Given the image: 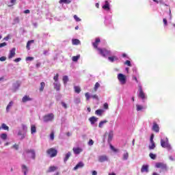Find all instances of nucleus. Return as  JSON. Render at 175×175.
Segmentation results:
<instances>
[{
    "mask_svg": "<svg viewBox=\"0 0 175 175\" xmlns=\"http://www.w3.org/2000/svg\"><path fill=\"white\" fill-rule=\"evenodd\" d=\"M103 9L104 10H106L107 12H109L110 10V3H109V1H105L104 5H103Z\"/></svg>",
    "mask_w": 175,
    "mask_h": 175,
    "instance_id": "obj_12",
    "label": "nucleus"
},
{
    "mask_svg": "<svg viewBox=\"0 0 175 175\" xmlns=\"http://www.w3.org/2000/svg\"><path fill=\"white\" fill-rule=\"evenodd\" d=\"M34 42H35V40H29L27 42V46H26V48L27 49V50H31V47H30L31 44L34 43Z\"/></svg>",
    "mask_w": 175,
    "mask_h": 175,
    "instance_id": "obj_25",
    "label": "nucleus"
},
{
    "mask_svg": "<svg viewBox=\"0 0 175 175\" xmlns=\"http://www.w3.org/2000/svg\"><path fill=\"white\" fill-rule=\"evenodd\" d=\"M113 136H114V133L113 132V131H109V133L108 134L109 143H110V142H111V140H113Z\"/></svg>",
    "mask_w": 175,
    "mask_h": 175,
    "instance_id": "obj_17",
    "label": "nucleus"
},
{
    "mask_svg": "<svg viewBox=\"0 0 175 175\" xmlns=\"http://www.w3.org/2000/svg\"><path fill=\"white\" fill-rule=\"evenodd\" d=\"M72 150L74 151V153L77 155L80 154V152H83V149L80 148H73Z\"/></svg>",
    "mask_w": 175,
    "mask_h": 175,
    "instance_id": "obj_15",
    "label": "nucleus"
},
{
    "mask_svg": "<svg viewBox=\"0 0 175 175\" xmlns=\"http://www.w3.org/2000/svg\"><path fill=\"white\" fill-rule=\"evenodd\" d=\"M57 169H58V167H57L55 166H51V167H49L46 173H51L53 172H55V170H57Z\"/></svg>",
    "mask_w": 175,
    "mask_h": 175,
    "instance_id": "obj_21",
    "label": "nucleus"
},
{
    "mask_svg": "<svg viewBox=\"0 0 175 175\" xmlns=\"http://www.w3.org/2000/svg\"><path fill=\"white\" fill-rule=\"evenodd\" d=\"M18 23H20V18H18V16H16L14 18L13 25H15V24H18Z\"/></svg>",
    "mask_w": 175,
    "mask_h": 175,
    "instance_id": "obj_40",
    "label": "nucleus"
},
{
    "mask_svg": "<svg viewBox=\"0 0 175 175\" xmlns=\"http://www.w3.org/2000/svg\"><path fill=\"white\" fill-rule=\"evenodd\" d=\"M103 109H97V110H96V111H95V114L96 115V116H102V114H103Z\"/></svg>",
    "mask_w": 175,
    "mask_h": 175,
    "instance_id": "obj_29",
    "label": "nucleus"
},
{
    "mask_svg": "<svg viewBox=\"0 0 175 175\" xmlns=\"http://www.w3.org/2000/svg\"><path fill=\"white\" fill-rule=\"evenodd\" d=\"M20 85H21V83H20V81H17L15 83L13 84V87L14 90H18Z\"/></svg>",
    "mask_w": 175,
    "mask_h": 175,
    "instance_id": "obj_31",
    "label": "nucleus"
},
{
    "mask_svg": "<svg viewBox=\"0 0 175 175\" xmlns=\"http://www.w3.org/2000/svg\"><path fill=\"white\" fill-rule=\"evenodd\" d=\"M68 81H69V78L68 77V76L65 75L63 77V82L64 84H66V83H68Z\"/></svg>",
    "mask_w": 175,
    "mask_h": 175,
    "instance_id": "obj_43",
    "label": "nucleus"
},
{
    "mask_svg": "<svg viewBox=\"0 0 175 175\" xmlns=\"http://www.w3.org/2000/svg\"><path fill=\"white\" fill-rule=\"evenodd\" d=\"M74 18L76 21H81V19L77 16V15H74Z\"/></svg>",
    "mask_w": 175,
    "mask_h": 175,
    "instance_id": "obj_49",
    "label": "nucleus"
},
{
    "mask_svg": "<svg viewBox=\"0 0 175 175\" xmlns=\"http://www.w3.org/2000/svg\"><path fill=\"white\" fill-rule=\"evenodd\" d=\"M152 129V131H154V132H156V133H158L159 132V126L158 125V124H157V122H153Z\"/></svg>",
    "mask_w": 175,
    "mask_h": 175,
    "instance_id": "obj_13",
    "label": "nucleus"
},
{
    "mask_svg": "<svg viewBox=\"0 0 175 175\" xmlns=\"http://www.w3.org/2000/svg\"><path fill=\"white\" fill-rule=\"evenodd\" d=\"M100 43V38H96L95 42L92 43V46L96 50H98V49H100L98 47Z\"/></svg>",
    "mask_w": 175,
    "mask_h": 175,
    "instance_id": "obj_9",
    "label": "nucleus"
},
{
    "mask_svg": "<svg viewBox=\"0 0 175 175\" xmlns=\"http://www.w3.org/2000/svg\"><path fill=\"white\" fill-rule=\"evenodd\" d=\"M128 158H129V153H128V152H126V153H124L123 154L122 159H123V161H126V160H128Z\"/></svg>",
    "mask_w": 175,
    "mask_h": 175,
    "instance_id": "obj_35",
    "label": "nucleus"
},
{
    "mask_svg": "<svg viewBox=\"0 0 175 175\" xmlns=\"http://www.w3.org/2000/svg\"><path fill=\"white\" fill-rule=\"evenodd\" d=\"M109 161V158L106 155H100L98 157V161L100 163L107 162Z\"/></svg>",
    "mask_w": 175,
    "mask_h": 175,
    "instance_id": "obj_11",
    "label": "nucleus"
},
{
    "mask_svg": "<svg viewBox=\"0 0 175 175\" xmlns=\"http://www.w3.org/2000/svg\"><path fill=\"white\" fill-rule=\"evenodd\" d=\"M58 77H59V75L56 74V75L53 77V80L57 83L58 81Z\"/></svg>",
    "mask_w": 175,
    "mask_h": 175,
    "instance_id": "obj_47",
    "label": "nucleus"
},
{
    "mask_svg": "<svg viewBox=\"0 0 175 175\" xmlns=\"http://www.w3.org/2000/svg\"><path fill=\"white\" fill-rule=\"evenodd\" d=\"M91 98H92V99H96V100H99V97H98V95L96 94L91 96Z\"/></svg>",
    "mask_w": 175,
    "mask_h": 175,
    "instance_id": "obj_48",
    "label": "nucleus"
},
{
    "mask_svg": "<svg viewBox=\"0 0 175 175\" xmlns=\"http://www.w3.org/2000/svg\"><path fill=\"white\" fill-rule=\"evenodd\" d=\"M136 107H137V111H142V110H143V109H144V107H143V105H136Z\"/></svg>",
    "mask_w": 175,
    "mask_h": 175,
    "instance_id": "obj_37",
    "label": "nucleus"
},
{
    "mask_svg": "<svg viewBox=\"0 0 175 175\" xmlns=\"http://www.w3.org/2000/svg\"><path fill=\"white\" fill-rule=\"evenodd\" d=\"M21 60V58L18 57V58L15 59L14 61V62H20Z\"/></svg>",
    "mask_w": 175,
    "mask_h": 175,
    "instance_id": "obj_62",
    "label": "nucleus"
},
{
    "mask_svg": "<svg viewBox=\"0 0 175 175\" xmlns=\"http://www.w3.org/2000/svg\"><path fill=\"white\" fill-rule=\"evenodd\" d=\"M74 91L76 94H80L81 92V88L80 86H74Z\"/></svg>",
    "mask_w": 175,
    "mask_h": 175,
    "instance_id": "obj_22",
    "label": "nucleus"
},
{
    "mask_svg": "<svg viewBox=\"0 0 175 175\" xmlns=\"http://www.w3.org/2000/svg\"><path fill=\"white\" fill-rule=\"evenodd\" d=\"M85 96L86 100H90V98H91V96H90V93L86 92L85 94Z\"/></svg>",
    "mask_w": 175,
    "mask_h": 175,
    "instance_id": "obj_46",
    "label": "nucleus"
},
{
    "mask_svg": "<svg viewBox=\"0 0 175 175\" xmlns=\"http://www.w3.org/2000/svg\"><path fill=\"white\" fill-rule=\"evenodd\" d=\"M54 85V88L55 90H56V91H59V90H61V84L58 83H55Z\"/></svg>",
    "mask_w": 175,
    "mask_h": 175,
    "instance_id": "obj_28",
    "label": "nucleus"
},
{
    "mask_svg": "<svg viewBox=\"0 0 175 175\" xmlns=\"http://www.w3.org/2000/svg\"><path fill=\"white\" fill-rule=\"evenodd\" d=\"M124 64H125V65H127L128 66H132V64H131V61H129V60H126V61L124 62Z\"/></svg>",
    "mask_w": 175,
    "mask_h": 175,
    "instance_id": "obj_50",
    "label": "nucleus"
},
{
    "mask_svg": "<svg viewBox=\"0 0 175 175\" xmlns=\"http://www.w3.org/2000/svg\"><path fill=\"white\" fill-rule=\"evenodd\" d=\"M72 59L74 62H77V61H79V59H80V55H78L77 56H73Z\"/></svg>",
    "mask_w": 175,
    "mask_h": 175,
    "instance_id": "obj_36",
    "label": "nucleus"
},
{
    "mask_svg": "<svg viewBox=\"0 0 175 175\" xmlns=\"http://www.w3.org/2000/svg\"><path fill=\"white\" fill-rule=\"evenodd\" d=\"M31 100H32V98H31L29 97V96H23V98H22V102H23V103H27V102H29V101H31Z\"/></svg>",
    "mask_w": 175,
    "mask_h": 175,
    "instance_id": "obj_16",
    "label": "nucleus"
},
{
    "mask_svg": "<svg viewBox=\"0 0 175 175\" xmlns=\"http://www.w3.org/2000/svg\"><path fill=\"white\" fill-rule=\"evenodd\" d=\"M72 2V0H59V3H66L67 5H69Z\"/></svg>",
    "mask_w": 175,
    "mask_h": 175,
    "instance_id": "obj_32",
    "label": "nucleus"
},
{
    "mask_svg": "<svg viewBox=\"0 0 175 175\" xmlns=\"http://www.w3.org/2000/svg\"><path fill=\"white\" fill-rule=\"evenodd\" d=\"M155 147H157V146H155V142H150V144L148 146L150 150H155Z\"/></svg>",
    "mask_w": 175,
    "mask_h": 175,
    "instance_id": "obj_26",
    "label": "nucleus"
},
{
    "mask_svg": "<svg viewBox=\"0 0 175 175\" xmlns=\"http://www.w3.org/2000/svg\"><path fill=\"white\" fill-rule=\"evenodd\" d=\"M74 102L76 105H79V103H81V98L79 97L75 98Z\"/></svg>",
    "mask_w": 175,
    "mask_h": 175,
    "instance_id": "obj_38",
    "label": "nucleus"
},
{
    "mask_svg": "<svg viewBox=\"0 0 175 175\" xmlns=\"http://www.w3.org/2000/svg\"><path fill=\"white\" fill-rule=\"evenodd\" d=\"M158 169H162V170H167V165L163 163H157L155 165Z\"/></svg>",
    "mask_w": 175,
    "mask_h": 175,
    "instance_id": "obj_7",
    "label": "nucleus"
},
{
    "mask_svg": "<svg viewBox=\"0 0 175 175\" xmlns=\"http://www.w3.org/2000/svg\"><path fill=\"white\" fill-rule=\"evenodd\" d=\"M24 154H31V158H32V159H35L36 158V153H35V150H32V149H26L25 150Z\"/></svg>",
    "mask_w": 175,
    "mask_h": 175,
    "instance_id": "obj_8",
    "label": "nucleus"
},
{
    "mask_svg": "<svg viewBox=\"0 0 175 175\" xmlns=\"http://www.w3.org/2000/svg\"><path fill=\"white\" fill-rule=\"evenodd\" d=\"M5 46H8V44L6 42H3L0 44V49H1V47H5Z\"/></svg>",
    "mask_w": 175,
    "mask_h": 175,
    "instance_id": "obj_54",
    "label": "nucleus"
},
{
    "mask_svg": "<svg viewBox=\"0 0 175 175\" xmlns=\"http://www.w3.org/2000/svg\"><path fill=\"white\" fill-rule=\"evenodd\" d=\"M163 23L164 24V25H167V20L166 18H163Z\"/></svg>",
    "mask_w": 175,
    "mask_h": 175,
    "instance_id": "obj_59",
    "label": "nucleus"
},
{
    "mask_svg": "<svg viewBox=\"0 0 175 175\" xmlns=\"http://www.w3.org/2000/svg\"><path fill=\"white\" fill-rule=\"evenodd\" d=\"M108 59L110 61V62H114V61H118V57H117V56H112L109 57Z\"/></svg>",
    "mask_w": 175,
    "mask_h": 175,
    "instance_id": "obj_24",
    "label": "nucleus"
},
{
    "mask_svg": "<svg viewBox=\"0 0 175 175\" xmlns=\"http://www.w3.org/2000/svg\"><path fill=\"white\" fill-rule=\"evenodd\" d=\"M26 61H33V57H27L26 58Z\"/></svg>",
    "mask_w": 175,
    "mask_h": 175,
    "instance_id": "obj_58",
    "label": "nucleus"
},
{
    "mask_svg": "<svg viewBox=\"0 0 175 175\" xmlns=\"http://www.w3.org/2000/svg\"><path fill=\"white\" fill-rule=\"evenodd\" d=\"M16 1H17V0H11L10 3H12V5H13L16 3Z\"/></svg>",
    "mask_w": 175,
    "mask_h": 175,
    "instance_id": "obj_63",
    "label": "nucleus"
},
{
    "mask_svg": "<svg viewBox=\"0 0 175 175\" xmlns=\"http://www.w3.org/2000/svg\"><path fill=\"white\" fill-rule=\"evenodd\" d=\"M149 157L150 158H151V159H157V154H154L153 153H150Z\"/></svg>",
    "mask_w": 175,
    "mask_h": 175,
    "instance_id": "obj_45",
    "label": "nucleus"
},
{
    "mask_svg": "<svg viewBox=\"0 0 175 175\" xmlns=\"http://www.w3.org/2000/svg\"><path fill=\"white\" fill-rule=\"evenodd\" d=\"M84 163L81 161H80L78 164L76 165V166L74 167V170H77V169H80V167H83Z\"/></svg>",
    "mask_w": 175,
    "mask_h": 175,
    "instance_id": "obj_20",
    "label": "nucleus"
},
{
    "mask_svg": "<svg viewBox=\"0 0 175 175\" xmlns=\"http://www.w3.org/2000/svg\"><path fill=\"white\" fill-rule=\"evenodd\" d=\"M161 146L163 148H167V150H172V146L169 143V139L166 137L165 139H161Z\"/></svg>",
    "mask_w": 175,
    "mask_h": 175,
    "instance_id": "obj_1",
    "label": "nucleus"
},
{
    "mask_svg": "<svg viewBox=\"0 0 175 175\" xmlns=\"http://www.w3.org/2000/svg\"><path fill=\"white\" fill-rule=\"evenodd\" d=\"M46 154L50 158H54L57 155L58 150L54 148H51L46 150Z\"/></svg>",
    "mask_w": 175,
    "mask_h": 175,
    "instance_id": "obj_2",
    "label": "nucleus"
},
{
    "mask_svg": "<svg viewBox=\"0 0 175 175\" xmlns=\"http://www.w3.org/2000/svg\"><path fill=\"white\" fill-rule=\"evenodd\" d=\"M111 149L112 151H114V152H118V149H116V148H114V146L111 145Z\"/></svg>",
    "mask_w": 175,
    "mask_h": 175,
    "instance_id": "obj_51",
    "label": "nucleus"
},
{
    "mask_svg": "<svg viewBox=\"0 0 175 175\" xmlns=\"http://www.w3.org/2000/svg\"><path fill=\"white\" fill-rule=\"evenodd\" d=\"M1 128H2V129H3L4 131H9V126H8L6 125V124H5V123H3V124H1Z\"/></svg>",
    "mask_w": 175,
    "mask_h": 175,
    "instance_id": "obj_39",
    "label": "nucleus"
},
{
    "mask_svg": "<svg viewBox=\"0 0 175 175\" xmlns=\"http://www.w3.org/2000/svg\"><path fill=\"white\" fill-rule=\"evenodd\" d=\"M99 54L102 55L103 57H106V55H110V51H108L106 49H98Z\"/></svg>",
    "mask_w": 175,
    "mask_h": 175,
    "instance_id": "obj_4",
    "label": "nucleus"
},
{
    "mask_svg": "<svg viewBox=\"0 0 175 175\" xmlns=\"http://www.w3.org/2000/svg\"><path fill=\"white\" fill-rule=\"evenodd\" d=\"M107 122H108L107 120H103V121L100 122L98 124V127L103 128V125H105V124H107Z\"/></svg>",
    "mask_w": 175,
    "mask_h": 175,
    "instance_id": "obj_33",
    "label": "nucleus"
},
{
    "mask_svg": "<svg viewBox=\"0 0 175 175\" xmlns=\"http://www.w3.org/2000/svg\"><path fill=\"white\" fill-rule=\"evenodd\" d=\"M150 143H155L154 142V134H152L151 136H150Z\"/></svg>",
    "mask_w": 175,
    "mask_h": 175,
    "instance_id": "obj_52",
    "label": "nucleus"
},
{
    "mask_svg": "<svg viewBox=\"0 0 175 175\" xmlns=\"http://www.w3.org/2000/svg\"><path fill=\"white\" fill-rule=\"evenodd\" d=\"M89 121L92 125H94V124H95V122H98V118H96L95 116H92L89 118Z\"/></svg>",
    "mask_w": 175,
    "mask_h": 175,
    "instance_id": "obj_14",
    "label": "nucleus"
},
{
    "mask_svg": "<svg viewBox=\"0 0 175 175\" xmlns=\"http://www.w3.org/2000/svg\"><path fill=\"white\" fill-rule=\"evenodd\" d=\"M44 87H46V83L44 82H41L40 87V92H43Z\"/></svg>",
    "mask_w": 175,
    "mask_h": 175,
    "instance_id": "obj_27",
    "label": "nucleus"
},
{
    "mask_svg": "<svg viewBox=\"0 0 175 175\" xmlns=\"http://www.w3.org/2000/svg\"><path fill=\"white\" fill-rule=\"evenodd\" d=\"M51 139L54 140V132H52L50 135Z\"/></svg>",
    "mask_w": 175,
    "mask_h": 175,
    "instance_id": "obj_61",
    "label": "nucleus"
},
{
    "mask_svg": "<svg viewBox=\"0 0 175 175\" xmlns=\"http://www.w3.org/2000/svg\"><path fill=\"white\" fill-rule=\"evenodd\" d=\"M14 103L13 101H10L8 103V105L6 107V111H7V113H9V111H10V109H12V107L13 106Z\"/></svg>",
    "mask_w": 175,
    "mask_h": 175,
    "instance_id": "obj_18",
    "label": "nucleus"
},
{
    "mask_svg": "<svg viewBox=\"0 0 175 175\" xmlns=\"http://www.w3.org/2000/svg\"><path fill=\"white\" fill-rule=\"evenodd\" d=\"M54 120V114L49 113L44 116V122H49Z\"/></svg>",
    "mask_w": 175,
    "mask_h": 175,
    "instance_id": "obj_6",
    "label": "nucleus"
},
{
    "mask_svg": "<svg viewBox=\"0 0 175 175\" xmlns=\"http://www.w3.org/2000/svg\"><path fill=\"white\" fill-rule=\"evenodd\" d=\"M1 139H2L3 140H6V139H8V134L6 133H2L0 135Z\"/></svg>",
    "mask_w": 175,
    "mask_h": 175,
    "instance_id": "obj_42",
    "label": "nucleus"
},
{
    "mask_svg": "<svg viewBox=\"0 0 175 175\" xmlns=\"http://www.w3.org/2000/svg\"><path fill=\"white\" fill-rule=\"evenodd\" d=\"M62 105L63 106V107H64V109H68V106L66 105V103L62 102Z\"/></svg>",
    "mask_w": 175,
    "mask_h": 175,
    "instance_id": "obj_60",
    "label": "nucleus"
},
{
    "mask_svg": "<svg viewBox=\"0 0 175 175\" xmlns=\"http://www.w3.org/2000/svg\"><path fill=\"white\" fill-rule=\"evenodd\" d=\"M103 107L107 110V109H109V104H107V103H104Z\"/></svg>",
    "mask_w": 175,
    "mask_h": 175,
    "instance_id": "obj_55",
    "label": "nucleus"
},
{
    "mask_svg": "<svg viewBox=\"0 0 175 175\" xmlns=\"http://www.w3.org/2000/svg\"><path fill=\"white\" fill-rule=\"evenodd\" d=\"M141 172L142 173H144V172H146V173H148V165H142L141 168Z\"/></svg>",
    "mask_w": 175,
    "mask_h": 175,
    "instance_id": "obj_19",
    "label": "nucleus"
},
{
    "mask_svg": "<svg viewBox=\"0 0 175 175\" xmlns=\"http://www.w3.org/2000/svg\"><path fill=\"white\" fill-rule=\"evenodd\" d=\"M92 175H98V172L95 170L92 171Z\"/></svg>",
    "mask_w": 175,
    "mask_h": 175,
    "instance_id": "obj_64",
    "label": "nucleus"
},
{
    "mask_svg": "<svg viewBox=\"0 0 175 175\" xmlns=\"http://www.w3.org/2000/svg\"><path fill=\"white\" fill-rule=\"evenodd\" d=\"M16 55V48H12L10 51V53L8 55V59H12Z\"/></svg>",
    "mask_w": 175,
    "mask_h": 175,
    "instance_id": "obj_10",
    "label": "nucleus"
},
{
    "mask_svg": "<svg viewBox=\"0 0 175 175\" xmlns=\"http://www.w3.org/2000/svg\"><path fill=\"white\" fill-rule=\"evenodd\" d=\"M99 87H100V84L99 83L96 82L94 87V92H96L98 91V88H99Z\"/></svg>",
    "mask_w": 175,
    "mask_h": 175,
    "instance_id": "obj_34",
    "label": "nucleus"
},
{
    "mask_svg": "<svg viewBox=\"0 0 175 175\" xmlns=\"http://www.w3.org/2000/svg\"><path fill=\"white\" fill-rule=\"evenodd\" d=\"M139 98H141L142 100H144V99H147V96H146V93H144V91H143V88L140 85H139Z\"/></svg>",
    "mask_w": 175,
    "mask_h": 175,
    "instance_id": "obj_3",
    "label": "nucleus"
},
{
    "mask_svg": "<svg viewBox=\"0 0 175 175\" xmlns=\"http://www.w3.org/2000/svg\"><path fill=\"white\" fill-rule=\"evenodd\" d=\"M23 130L25 131H27V129H28V127L25 124L22 125Z\"/></svg>",
    "mask_w": 175,
    "mask_h": 175,
    "instance_id": "obj_56",
    "label": "nucleus"
},
{
    "mask_svg": "<svg viewBox=\"0 0 175 175\" xmlns=\"http://www.w3.org/2000/svg\"><path fill=\"white\" fill-rule=\"evenodd\" d=\"M22 170L24 173V175H27V173H28V167L25 165H22Z\"/></svg>",
    "mask_w": 175,
    "mask_h": 175,
    "instance_id": "obj_23",
    "label": "nucleus"
},
{
    "mask_svg": "<svg viewBox=\"0 0 175 175\" xmlns=\"http://www.w3.org/2000/svg\"><path fill=\"white\" fill-rule=\"evenodd\" d=\"M118 80L121 82V84H125L126 83V76L124 74L119 73L118 75Z\"/></svg>",
    "mask_w": 175,
    "mask_h": 175,
    "instance_id": "obj_5",
    "label": "nucleus"
},
{
    "mask_svg": "<svg viewBox=\"0 0 175 175\" xmlns=\"http://www.w3.org/2000/svg\"><path fill=\"white\" fill-rule=\"evenodd\" d=\"M88 145L89 146H94V140L90 139L88 142Z\"/></svg>",
    "mask_w": 175,
    "mask_h": 175,
    "instance_id": "obj_53",
    "label": "nucleus"
},
{
    "mask_svg": "<svg viewBox=\"0 0 175 175\" xmlns=\"http://www.w3.org/2000/svg\"><path fill=\"white\" fill-rule=\"evenodd\" d=\"M5 59H6V57H5V56H2L0 57V61L1 62H3V61H5Z\"/></svg>",
    "mask_w": 175,
    "mask_h": 175,
    "instance_id": "obj_57",
    "label": "nucleus"
},
{
    "mask_svg": "<svg viewBox=\"0 0 175 175\" xmlns=\"http://www.w3.org/2000/svg\"><path fill=\"white\" fill-rule=\"evenodd\" d=\"M70 155H71V153L70 152H68L66 154V157L64 158V162H66L68 161V159H69V158H70Z\"/></svg>",
    "mask_w": 175,
    "mask_h": 175,
    "instance_id": "obj_41",
    "label": "nucleus"
},
{
    "mask_svg": "<svg viewBox=\"0 0 175 175\" xmlns=\"http://www.w3.org/2000/svg\"><path fill=\"white\" fill-rule=\"evenodd\" d=\"M31 134L36 133V126L34 124L31 126Z\"/></svg>",
    "mask_w": 175,
    "mask_h": 175,
    "instance_id": "obj_30",
    "label": "nucleus"
},
{
    "mask_svg": "<svg viewBox=\"0 0 175 175\" xmlns=\"http://www.w3.org/2000/svg\"><path fill=\"white\" fill-rule=\"evenodd\" d=\"M72 44H80V40L78 39L72 40Z\"/></svg>",
    "mask_w": 175,
    "mask_h": 175,
    "instance_id": "obj_44",
    "label": "nucleus"
}]
</instances>
